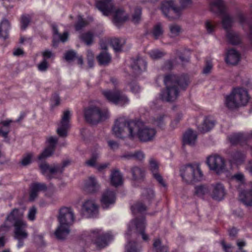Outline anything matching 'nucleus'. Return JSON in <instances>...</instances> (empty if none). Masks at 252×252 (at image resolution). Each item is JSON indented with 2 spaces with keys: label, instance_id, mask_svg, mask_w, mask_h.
<instances>
[{
  "label": "nucleus",
  "instance_id": "obj_8",
  "mask_svg": "<svg viewBox=\"0 0 252 252\" xmlns=\"http://www.w3.org/2000/svg\"><path fill=\"white\" fill-rule=\"evenodd\" d=\"M23 216V213L19 209H13L5 218L4 226L9 227L10 226L6 225V223L8 222L14 227V230H16L18 234L19 229H25L27 227V223L22 220Z\"/></svg>",
  "mask_w": 252,
  "mask_h": 252
},
{
  "label": "nucleus",
  "instance_id": "obj_14",
  "mask_svg": "<svg viewBox=\"0 0 252 252\" xmlns=\"http://www.w3.org/2000/svg\"><path fill=\"white\" fill-rule=\"evenodd\" d=\"M82 212L87 218H95L98 213V208L93 201L87 200L82 205Z\"/></svg>",
  "mask_w": 252,
  "mask_h": 252
},
{
  "label": "nucleus",
  "instance_id": "obj_51",
  "mask_svg": "<svg viewBox=\"0 0 252 252\" xmlns=\"http://www.w3.org/2000/svg\"><path fill=\"white\" fill-rule=\"evenodd\" d=\"M64 58L67 62L72 61L76 58V53L73 50L67 51L64 54Z\"/></svg>",
  "mask_w": 252,
  "mask_h": 252
},
{
  "label": "nucleus",
  "instance_id": "obj_50",
  "mask_svg": "<svg viewBox=\"0 0 252 252\" xmlns=\"http://www.w3.org/2000/svg\"><path fill=\"white\" fill-rule=\"evenodd\" d=\"M46 142L48 144V147L55 150L58 143V138L57 137L50 136L47 139Z\"/></svg>",
  "mask_w": 252,
  "mask_h": 252
},
{
  "label": "nucleus",
  "instance_id": "obj_36",
  "mask_svg": "<svg viewBox=\"0 0 252 252\" xmlns=\"http://www.w3.org/2000/svg\"><path fill=\"white\" fill-rule=\"evenodd\" d=\"M126 252H139V244L135 241H129L126 246Z\"/></svg>",
  "mask_w": 252,
  "mask_h": 252
},
{
  "label": "nucleus",
  "instance_id": "obj_21",
  "mask_svg": "<svg viewBox=\"0 0 252 252\" xmlns=\"http://www.w3.org/2000/svg\"><path fill=\"white\" fill-rule=\"evenodd\" d=\"M197 138L196 132L191 129H189L185 132L183 135V145H188L193 146L195 145Z\"/></svg>",
  "mask_w": 252,
  "mask_h": 252
},
{
  "label": "nucleus",
  "instance_id": "obj_46",
  "mask_svg": "<svg viewBox=\"0 0 252 252\" xmlns=\"http://www.w3.org/2000/svg\"><path fill=\"white\" fill-rule=\"evenodd\" d=\"M69 126L66 124H61V126L57 129V132L60 137H65L67 135V130Z\"/></svg>",
  "mask_w": 252,
  "mask_h": 252
},
{
  "label": "nucleus",
  "instance_id": "obj_2",
  "mask_svg": "<svg viewBox=\"0 0 252 252\" xmlns=\"http://www.w3.org/2000/svg\"><path fill=\"white\" fill-rule=\"evenodd\" d=\"M166 90L161 92L160 97L162 100L173 101L179 95L180 90H185L188 85V81L184 76H179L168 74L164 78Z\"/></svg>",
  "mask_w": 252,
  "mask_h": 252
},
{
  "label": "nucleus",
  "instance_id": "obj_61",
  "mask_svg": "<svg viewBox=\"0 0 252 252\" xmlns=\"http://www.w3.org/2000/svg\"><path fill=\"white\" fill-rule=\"evenodd\" d=\"M58 36H59L61 41L64 42L67 40L68 38V33L67 32H65L63 33V34L59 33Z\"/></svg>",
  "mask_w": 252,
  "mask_h": 252
},
{
  "label": "nucleus",
  "instance_id": "obj_18",
  "mask_svg": "<svg viewBox=\"0 0 252 252\" xmlns=\"http://www.w3.org/2000/svg\"><path fill=\"white\" fill-rule=\"evenodd\" d=\"M210 195L214 200L220 201L223 199L225 195V190L223 185L220 183L212 184Z\"/></svg>",
  "mask_w": 252,
  "mask_h": 252
},
{
  "label": "nucleus",
  "instance_id": "obj_45",
  "mask_svg": "<svg viewBox=\"0 0 252 252\" xmlns=\"http://www.w3.org/2000/svg\"><path fill=\"white\" fill-rule=\"evenodd\" d=\"M125 157L128 158H133L135 159L141 161L145 158V155L141 151H138L134 153H131L125 156Z\"/></svg>",
  "mask_w": 252,
  "mask_h": 252
},
{
  "label": "nucleus",
  "instance_id": "obj_25",
  "mask_svg": "<svg viewBox=\"0 0 252 252\" xmlns=\"http://www.w3.org/2000/svg\"><path fill=\"white\" fill-rule=\"evenodd\" d=\"M115 14L113 17V22L116 26H119L123 24L128 19L127 16H122L124 13V10L122 9H118L115 10Z\"/></svg>",
  "mask_w": 252,
  "mask_h": 252
},
{
  "label": "nucleus",
  "instance_id": "obj_33",
  "mask_svg": "<svg viewBox=\"0 0 252 252\" xmlns=\"http://www.w3.org/2000/svg\"><path fill=\"white\" fill-rule=\"evenodd\" d=\"M96 59L100 65H106L110 62L111 57L108 53L102 52L97 56Z\"/></svg>",
  "mask_w": 252,
  "mask_h": 252
},
{
  "label": "nucleus",
  "instance_id": "obj_54",
  "mask_svg": "<svg viewBox=\"0 0 252 252\" xmlns=\"http://www.w3.org/2000/svg\"><path fill=\"white\" fill-rule=\"evenodd\" d=\"M70 114L68 110H66L64 112L61 124H66L69 126V122L70 119Z\"/></svg>",
  "mask_w": 252,
  "mask_h": 252
},
{
  "label": "nucleus",
  "instance_id": "obj_47",
  "mask_svg": "<svg viewBox=\"0 0 252 252\" xmlns=\"http://www.w3.org/2000/svg\"><path fill=\"white\" fill-rule=\"evenodd\" d=\"M232 179L236 182L242 184H244L246 181L245 176L241 172H238L232 176Z\"/></svg>",
  "mask_w": 252,
  "mask_h": 252
},
{
  "label": "nucleus",
  "instance_id": "obj_58",
  "mask_svg": "<svg viewBox=\"0 0 252 252\" xmlns=\"http://www.w3.org/2000/svg\"><path fill=\"white\" fill-rule=\"evenodd\" d=\"M43 60L47 61L48 59L53 58L54 55V54L49 50H46L41 53Z\"/></svg>",
  "mask_w": 252,
  "mask_h": 252
},
{
  "label": "nucleus",
  "instance_id": "obj_16",
  "mask_svg": "<svg viewBox=\"0 0 252 252\" xmlns=\"http://www.w3.org/2000/svg\"><path fill=\"white\" fill-rule=\"evenodd\" d=\"M132 224H133L137 230L142 236L143 240L147 241L149 239L148 235L145 234V229L146 227V219L144 216L136 218L131 221Z\"/></svg>",
  "mask_w": 252,
  "mask_h": 252
},
{
  "label": "nucleus",
  "instance_id": "obj_20",
  "mask_svg": "<svg viewBox=\"0 0 252 252\" xmlns=\"http://www.w3.org/2000/svg\"><path fill=\"white\" fill-rule=\"evenodd\" d=\"M101 203L103 208L107 209L110 205L115 203L116 193L113 190L107 189L102 194Z\"/></svg>",
  "mask_w": 252,
  "mask_h": 252
},
{
  "label": "nucleus",
  "instance_id": "obj_62",
  "mask_svg": "<svg viewBox=\"0 0 252 252\" xmlns=\"http://www.w3.org/2000/svg\"><path fill=\"white\" fill-rule=\"evenodd\" d=\"M108 146L112 149H117L119 147L118 143L113 140H109L108 141Z\"/></svg>",
  "mask_w": 252,
  "mask_h": 252
},
{
  "label": "nucleus",
  "instance_id": "obj_64",
  "mask_svg": "<svg viewBox=\"0 0 252 252\" xmlns=\"http://www.w3.org/2000/svg\"><path fill=\"white\" fill-rule=\"evenodd\" d=\"M168 247L164 245H161L158 240V252H167Z\"/></svg>",
  "mask_w": 252,
  "mask_h": 252
},
{
  "label": "nucleus",
  "instance_id": "obj_41",
  "mask_svg": "<svg viewBox=\"0 0 252 252\" xmlns=\"http://www.w3.org/2000/svg\"><path fill=\"white\" fill-rule=\"evenodd\" d=\"M55 150L52 149L50 147H47L44 151L38 156V159L42 160L46 158L51 156L54 153Z\"/></svg>",
  "mask_w": 252,
  "mask_h": 252
},
{
  "label": "nucleus",
  "instance_id": "obj_24",
  "mask_svg": "<svg viewBox=\"0 0 252 252\" xmlns=\"http://www.w3.org/2000/svg\"><path fill=\"white\" fill-rule=\"evenodd\" d=\"M10 25L8 20L3 18L0 23V38L6 39L9 35Z\"/></svg>",
  "mask_w": 252,
  "mask_h": 252
},
{
  "label": "nucleus",
  "instance_id": "obj_31",
  "mask_svg": "<svg viewBox=\"0 0 252 252\" xmlns=\"http://www.w3.org/2000/svg\"><path fill=\"white\" fill-rule=\"evenodd\" d=\"M80 39L87 45L90 46L93 43L94 34L91 32H87L80 34Z\"/></svg>",
  "mask_w": 252,
  "mask_h": 252
},
{
  "label": "nucleus",
  "instance_id": "obj_12",
  "mask_svg": "<svg viewBox=\"0 0 252 252\" xmlns=\"http://www.w3.org/2000/svg\"><path fill=\"white\" fill-rule=\"evenodd\" d=\"M206 162L210 169L217 174H220L225 171V160L218 155H210L207 158Z\"/></svg>",
  "mask_w": 252,
  "mask_h": 252
},
{
  "label": "nucleus",
  "instance_id": "obj_60",
  "mask_svg": "<svg viewBox=\"0 0 252 252\" xmlns=\"http://www.w3.org/2000/svg\"><path fill=\"white\" fill-rule=\"evenodd\" d=\"M131 91L133 93H138L140 91V88L139 85L133 83L130 84Z\"/></svg>",
  "mask_w": 252,
  "mask_h": 252
},
{
  "label": "nucleus",
  "instance_id": "obj_42",
  "mask_svg": "<svg viewBox=\"0 0 252 252\" xmlns=\"http://www.w3.org/2000/svg\"><path fill=\"white\" fill-rule=\"evenodd\" d=\"M149 167L154 178L158 180V162L153 159H151L149 162Z\"/></svg>",
  "mask_w": 252,
  "mask_h": 252
},
{
  "label": "nucleus",
  "instance_id": "obj_11",
  "mask_svg": "<svg viewBox=\"0 0 252 252\" xmlns=\"http://www.w3.org/2000/svg\"><path fill=\"white\" fill-rule=\"evenodd\" d=\"M70 163V160L67 159L64 160L62 164L57 165L54 167L50 166L46 162L42 163L39 165V168L41 170V173L46 177V178L51 180L53 178V175L57 173H62L65 167Z\"/></svg>",
  "mask_w": 252,
  "mask_h": 252
},
{
  "label": "nucleus",
  "instance_id": "obj_1",
  "mask_svg": "<svg viewBox=\"0 0 252 252\" xmlns=\"http://www.w3.org/2000/svg\"><path fill=\"white\" fill-rule=\"evenodd\" d=\"M141 123L139 120H126L122 118L117 119L112 128L114 135L118 138H123V132L125 128L129 132V137L133 138L136 135L135 130H137V135L141 141L147 142L151 140L156 131L154 128L145 127L139 128Z\"/></svg>",
  "mask_w": 252,
  "mask_h": 252
},
{
  "label": "nucleus",
  "instance_id": "obj_6",
  "mask_svg": "<svg viewBox=\"0 0 252 252\" xmlns=\"http://www.w3.org/2000/svg\"><path fill=\"white\" fill-rule=\"evenodd\" d=\"M85 121L88 124L96 125L105 121L109 117L107 109H102L98 106L91 104L83 109Z\"/></svg>",
  "mask_w": 252,
  "mask_h": 252
},
{
  "label": "nucleus",
  "instance_id": "obj_43",
  "mask_svg": "<svg viewBox=\"0 0 252 252\" xmlns=\"http://www.w3.org/2000/svg\"><path fill=\"white\" fill-rule=\"evenodd\" d=\"M245 158V154L240 152H235L233 156V160L237 164H241Z\"/></svg>",
  "mask_w": 252,
  "mask_h": 252
},
{
  "label": "nucleus",
  "instance_id": "obj_37",
  "mask_svg": "<svg viewBox=\"0 0 252 252\" xmlns=\"http://www.w3.org/2000/svg\"><path fill=\"white\" fill-rule=\"evenodd\" d=\"M88 24L87 21L85 20L82 16L79 15L77 21L75 23L74 28L76 31H79L87 26Z\"/></svg>",
  "mask_w": 252,
  "mask_h": 252
},
{
  "label": "nucleus",
  "instance_id": "obj_28",
  "mask_svg": "<svg viewBox=\"0 0 252 252\" xmlns=\"http://www.w3.org/2000/svg\"><path fill=\"white\" fill-rule=\"evenodd\" d=\"M25 229H19V233L17 234L16 230H14V238L18 240V248H22L24 244V240L27 238L28 234L25 230Z\"/></svg>",
  "mask_w": 252,
  "mask_h": 252
},
{
  "label": "nucleus",
  "instance_id": "obj_29",
  "mask_svg": "<svg viewBox=\"0 0 252 252\" xmlns=\"http://www.w3.org/2000/svg\"><path fill=\"white\" fill-rule=\"evenodd\" d=\"M215 126L214 122L208 118H206L203 123L198 127V130L201 132H206L212 129Z\"/></svg>",
  "mask_w": 252,
  "mask_h": 252
},
{
  "label": "nucleus",
  "instance_id": "obj_53",
  "mask_svg": "<svg viewBox=\"0 0 252 252\" xmlns=\"http://www.w3.org/2000/svg\"><path fill=\"white\" fill-rule=\"evenodd\" d=\"M213 68V64L211 60H206L205 66L203 69V73L208 74L210 73Z\"/></svg>",
  "mask_w": 252,
  "mask_h": 252
},
{
  "label": "nucleus",
  "instance_id": "obj_7",
  "mask_svg": "<svg viewBox=\"0 0 252 252\" xmlns=\"http://www.w3.org/2000/svg\"><path fill=\"white\" fill-rule=\"evenodd\" d=\"M249 100L247 91L242 88H237L226 95L224 103L229 109H234L240 106L245 105Z\"/></svg>",
  "mask_w": 252,
  "mask_h": 252
},
{
  "label": "nucleus",
  "instance_id": "obj_3",
  "mask_svg": "<svg viewBox=\"0 0 252 252\" xmlns=\"http://www.w3.org/2000/svg\"><path fill=\"white\" fill-rule=\"evenodd\" d=\"M210 9L212 12L221 15L222 25L226 31V35L228 41L233 45L240 43L241 42L240 35L231 29L234 22L233 19L226 13L222 0H213L210 4Z\"/></svg>",
  "mask_w": 252,
  "mask_h": 252
},
{
  "label": "nucleus",
  "instance_id": "obj_26",
  "mask_svg": "<svg viewBox=\"0 0 252 252\" xmlns=\"http://www.w3.org/2000/svg\"><path fill=\"white\" fill-rule=\"evenodd\" d=\"M111 184L115 187H117L122 185L123 176L120 171L115 170L112 171L110 178Z\"/></svg>",
  "mask_w": 252,
  "mask_h": 252
},
{
  "label": "nucleus",
  "instance_id": "obj_63",
  "mask_svg": "<svg viewBox=\"0 0 252 252\" xmlns=\"http://www.w3.org/2000/svg\"><path fill=\"white\" fill-rule=\"evenodd\" d=\"M60 40L58 36L53 35L52 40V45L54 47H57L58 46Z\"/></svg>",
  "mask_w": 252,
  "mask_h": 252
},
{
  "label": "nucleus",
  "instance_id": "obj_13",
  "mask_svg": "<svg viewBox=\"0 0 252 252\" xmlns=\"http://www.w3.org/2000/svg\"><path fill=\"white\" fill-rule=\"evenodd\" d=\"M160 9L163 14L170 19H177L181 14V8L175 6L172 0L163 1Z\"/></svg>",
  "mask_w": 252,
  "mask_h": 252
},
{
  "label": "nucleus",
  "instance_id": "obj_15",
  "mask_svg": "<svg viewBox=\"0 0 252 252\" xmlns=\"http://www.w3.org/2000/svg\"><path fill=\"white\" fill-rule=\"evenodd\" d=\"M95 5L104 15L108 16L115 12L113 0H99L96 2Z\"/></svg>",
  "mask_w": 252,
  "mask_h": 252
},
{
  "label": "nucleus",
  "instance_id": "obj_17",
  "mask_svg": "<svg viewBox=\"0 0 252 252\" xmlns=\"http://www.w3.org/2000/svg\"><path fill=\"white\" fill-rule=\"evenodd\" d=\"M47 189V187L45 183L38 182L32 183L30 186L29 200L33 201L38 196L39 191H45Z\"/></svg>",
  "mask_w": 252,
  "mask_h": 252
},
{
  "label": "nucleus",
  "instance_id": "obj_48",
  "mask_svg": "<svg viewBox=\"0 0 252 252\" xmlns=\"http://www.w3.org/2000/svg\"><path fill=\"white\" fill-rule=\"evenodd\" d=\"M32 154H28L26 156H23L20 163L23 166H27L32 162Z\"/></svg>",
  "mask_w": 252,
  "mask_h": 252
},
{
  "label": "nucleus",
  "instance_id": "obj_40",
  "mask_svg": "<svg viewBox=\"0 0 252 252\" xmlns=\"http://www.w3.org/2000/svg\"><path fill=\"white\" fill-rule=\"evenodd\" d=\"M170 32V36L172 37H176L180 35L182 32L181 27L176 24H172L169 26Z\"/></svg>",
  "mask_w": 252,
  "mask_h": 252
},
{
  "label": "nucleus",
  "instance_id": "obj_22",
  "mask_svg": "<svg viewBox=\"0 0 252 252\" xmlns=\"http://www.w3.org/2000/svg\"><path fill=\"white\" fill-rule=\"evenodd\" d=\"M99 189V186L94 177H90L85 182L84 190L86 192L89 193H95Z\"/></svg>",
  "mask_w": 252,
  "mask_h": 252
},
{
  "label": "nucleus",
  "instance_id": "obj_23",
  "mask_svg": "<svg viewBox=\"0 0 252 252\" xmlns=\"http://www.w3.org/2000/svg\"><path fill=\"white\" fill-rule=\"evenodd\" d=\"M241 56L240 53L234 49L228 50L225 58L226 62L230 64L235 65L240 61Z\"/></svg>",
  "mask_w": 252,
  "mask_h": 252
},
{
  "label": "nucleus",
  "instance_id": "obj_30",
  "mask_svg": "<svg viewBox=\"0 0 252 252\" xmlns=\"http://www.w3.org/2000/svg\"><path fill=\"white\" fill-rule=\"evenodd\" d=\"M132 178L135 181L143 180L145 176V172L141 168L134 166L131 169Z\"/></svg>",
  "mask_w": 252,
  "mask_h": 252
},
{
  "label": "nucleus",
  "instance_id": "obj_10",
  "mask_svg": "<svg viewBox=\"0 0 252 252\" xmlns=\"http://www.w3.org/2000/svg\"><path fill=\"white\" fill-rule=\"evenodd\" d=\"M102 94L108 102L114 104L124 106L129 103V100L127 96L120 90H104Z\"/></svg>",
  "mask_w": 252,
  "mask_h": 252
},
{
  "label": "nucleus",
  "instance_id": "obj_19",
  "mask_svg": "<svg viewBox=\"0 0 252 252\" xmlns=\"http://www.w3.org/2000/svg\"><path fill=\"white\" fill-rule=\"evenodd\" d=\"M147 63L146 60L140 56L132 59L131 67L136 74H139L146 70Z\"/></svg>",
  "mask_w": 252,
  "mask_h": 252
},
{
  "label": "nucleus",
  "instance_id": "obj_38",
  "mask_svg": "<svg viewBox=\"0 0 252 252\" xmlns=\"http://www.w3.org/2000/svg\"><path fill=\"white\" fill-rule=\"evenodd\" d=\"M32 19L31 16L29 14H23L20 19L21 28L22 30H25L31 22Z\"/></svg>",
  "mask_w": 252,
  "mask_h": 252
},
{
  "label": "nucleus",
  "instance_id": "obj_52",
  "mask_svg": "<svg viewBox=\"0 0 252 252\" xmlns=\"http://www.w3.org/2000/svg\"><path fill=\"white\" fill-rule=\"evenodd\" d=\"M51 105L52 107L58 106L60 103V97L57 93H54L51 98Z\"/></svg>",
  "mask_w": 252,
  "mask_h": 252
},
{
  "label": "nucleus",
  "instance_id": "obj_4",
  "mask_svg": "<svg viewBox=\"0 0 252 252\" xmlns=\"http://www.w3.org/2000/svg\"><path fill=\"white\" fill-rule=\"evenodd\" d=\"M58 219L60 225L56 230L55 234L58 239H63L64 235L69 233V227L74 221L75 217L72 208L62 207L59 210Z\"/></svg>",
  "mask_w": 252,
  "mask_h": 252
},
{
  "label": "nucleus",
  "instance_id": "obj_55",
  "mask_svg": "<svg viewBox=\"0 0 252 252\" xmlns=\"http://www.w3.org/2000/svg\"><path fill=\"white\" fill-rule=\"evenodd\" d=\"M97 156L95 154H93L91 158L86 161V164L90 167H96Z\"/></svg>",
  "mask_w": 252,
  "mask_h": 252
},
{
  "label": "nucleus",
  "instance_id": "obj_34",
  "mask_svg": "<svg viewBox=\"0 0 252 252\" xmlns=\"http://www.w3.org/2000/svg\"><path fill=\"white\" fill-rule=\"evenodd\" d=\"M229 139L232 144H236L243 143L246 140L247 137L242 133H237L230 135Z\"/></svg>",
  "mask_w": 252,
  "mask_h": 252
},
{
  "label": "nucleus",
  "instance_id": "obj_5",
  "mask_svg": "<svg viewBox=\"0 0 252 252\" xmlns=\"http://www.w3.org/2000/svg\"><path fill=\"white\" fill-rule=\"evenodd\" d=\"M82 241L84 240L83 247H87L90 243L94 244L97 248L101 249L108 246L113 237L111 232L102 233L101 229H94L91 231L89 234H84L82 236Z\"/></svg>",
  "mask_w": 252,
  "mask_h": 252
},
{
  "label": "nucleus",
  "instance_id": "obj_56",
  "mask_svg": "<svg viewBox=\"0 0 252 252\" xmlns=\"http://www.w3.org/2000/svg\"><path fill=\"white\" fill-rule=\"evenodd\" d=\"M49 67V64L47 61L42 60V61L38 65V69L40 71H45Z\"/></svg>",
  "mask_w": 252,
  "mask_h": 252
},
{
  "label": "nucleus",
  "instance_id": "obj_39",
  "mask_svg": "<svg viewBox=\"0 0 252 252\" xmlns=\"http://www.w3.org/2000/svg\"><path fill=\"white\" fill-rule=\"evenodd\" d=\"M110 43L115 52L121 51L123 44L121 39L119 38H112L111 40Z\"/></svg>",
  "mask_w": 252,
  "mask_h": 252
},
{
  "label": "nucleus",
  "instance_id": "obj_27",
  "mask_svg": "<svg viewBox=\"0 0 252 252\" xmlns=\"http://www.w3.org/2000/svg\"><path fill=\"white\" fill-rule=\"evenodd\" d=\"M13 121L11 120H6L0 122V136L6 139L10 132V125Z\"/></svg>",
  "mask_w": 252,
  "mask_h": 252
},
{
  "label": "nucleus",
  "instance_id": "obj_32",
  "mask_svg": "<svg viewBox=\"0 0 252 252\" xmlns=\"http://www.w3.org/2000/svg\"><path fill=\"white\" fill-rule=\"evenodd\" d=\"M209 192L210 189L207 185H201L195 187L194 193L199 197H203Z\"/></svg>",
  "mask_w": 252,
  "mask_h": 252
},
{
  "label": "nucleus",
  "instance_id": "obj_9",
  "mask_svg": "<svg viewBox=\"0 0 252 252\" xmlns=\"http://www.w3.org/2000/svg\"><path fill=\"white\" fill-rule=\"evenodd\" d=\"M180 172L183 179L188 183L199 181L202 177L200 169L196 165H186L182 167Z\"/></svg>",
  "mask_w": 252,
  "mask_h": 252
},
{
  "label": "nucleus",
  "instance_id": "obj_59",
  "mask_svg": "<svg viewBox=\"0 0 252 252\" xmlns=\"http://www.w3.org/2000/svg\"><path fill=\"white\" fill-rule=\"evenodd\" d=\"M158 184L160 185V186L163 189V191L166 190L167 188V184L165 181L163 179V178L158 174Z\"/></svg>",
  "mask_w": 252,
  "mask_h": 252
},
{
  "label": "nucleus",
  "instance_id": "obj_44",
  "mask_svg": "<svg viewBox=\"0 0 252 252\" xmlns=\"http://www.w3.org/2000/svg\"><path fill=\"white\" fill-rule=\"evenodd\" d=\"M141 14L142 8L140 6L136 7L132 16V21L134 23H138L141 19Z\"/></svg>",
  "mask_w": 252,
  "mask_h": 252
},
{
  "label": "nucleus",
  "instance_id": "obj_49",
  "mask_svg": "<svg viewBox=\"0 0 252 252\" xmlns=\"http://www.w3.org/2000/svg\"><path fill=\"white\" fill-rule=\"evenodd\" d=\"M205 25L207 32L209 33H211L214 32L217 25V23L213 22L211 21H207L205 22Z\"/></svg>",
  "mask_w": 252,
  "mask_h": 252
},
{
  "label": "nucleus",
  "instance_id": "obj_57",
  "mask_svg": "<svg viewBox=\"0 0 252 252\" xmlns=\"http://www.w3.org/2000/svg\"><path fill=\"white\" fill-rule=\"evenodd\" d=\"M36 212V209L34 206H32L31 208L28 213V219L31 221L34 220L35 219Z\"/></svg>",
  "mask_w": 252,
  "mask_h": 252
},
{
  "label": "nucleus",
  "instance_id": "obj_35",
  "mask_svg": "<svg viewBox=\"0 0 252 252\" xmlns=\"http://www.w3.org/2000/svg\"><path fill=\"white\" fill-rule=\"evenodd\" d=\"M146 206L142 202H136L131 206L132 213L136 215L137 213L142 214L146 211Z\"/></svg>",
  "mask_w": 252,
  "mask_h": 252
}]
</instances>
